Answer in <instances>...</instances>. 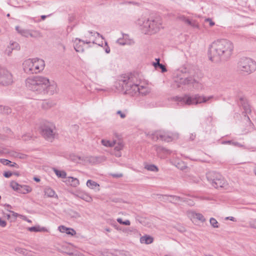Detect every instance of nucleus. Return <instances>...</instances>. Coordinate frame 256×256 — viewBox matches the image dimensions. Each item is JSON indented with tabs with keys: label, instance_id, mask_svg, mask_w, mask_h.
<instances>
[{
	"label": "nucleus",
	"instance_id": "obj_1",
	"mask_svg": "<svg viewBox=\"0 0 256 256\" xmlns=\"http://www.w3.org/2000/svg\"><path fill=\"white\" fill-rule=\"evenodd\" d=\"M234 50L233 44L226 39H219L214 42L210 46L208 55L213 62L227 60Z\"/></svg>",
	"mask_w": 256,
	"mask_h": 256
},
{
	"label": "nucleus",
	"instance_id": "obj_2",
	"mask_svg": "<svg viewBox=\"0 0 256 256\" xmlns=\"http://www.w3.org/2000/svg\"><path fill=\"white\" fill-rule=\"evenodd\" d=\"M26 84L30 90L38 93H50V94L54 93L56 87V84H50L48 78L42 76L28 78L26 80Z\"/></svg>",
	"mask_w": 256,
	"mask_h": 256
},
{
	"label": "nucleus",
	"instance_id": "obj_3",
	"mask_svg": "<svg viewBox=\"0 0 256 256\" xmlns=\"http://www.w3.org/2000/svg\"><path fill=\"white\" fill-rule=\"evenodd\" d=\"M136 24L146 34H156L163 28L162 20L158 16H142L137 20Z\"/></svg>",
	"mask_w": 256,
	"mask_h": 256
},
{
	"label": "nucleus",
	"instance_id": "obj_4",
	"mask_svg": "<svg viewBox=\"0 0 256 256\" xmlns=\"http://www.w3.org/2000/svg\"><path fill=\"white\" fill-rule=\"evenodd\" d=\"M213 98L214 96H205L197 94L192 96L186 94L184 96H176L174 98V100L180 102L182 104L190 106L209 102Z\"/></svg>",
	"mask_w": 256,
	"mask_h": 256
},
{
	"label": "nucleus",
	"instance_id": "obj_5",
	"mask_svg": "<svg viewBox=\"0 0 256 256\" xmlns=\"http://www.w3.org/2000/svg\"><path fill=\"white\" fill-rule=\"evenodd\" d=\"M23 70L28 74H37L42 71L45 66V62L40 58H29L23 62Z\"/></svg>",
	"mask_w": 256,
	"mask_h": 256
},
{
	"label": "nucleus",
	"instance_id": "obj_6",
	"mask_svg": "<svg viewBox=\"0 0 256 256\" xmlns=\"http://www.w3.org/2000/svg\"><path fill=\"white\" fill-rule=\"evenodd\" d=\"M120 84L126 94L132 96H138L139 84L134 83V78L132 76L124 77L120 80Z\"/></svg>",
	"mask_w": 256,
	"mask_h": 256
},
{
	"label": "nucleus",
	"instance_id": "obj_7",
	"mask_svg": "<svg viewBox=\"0 0 256 256\" xmlns=\"http://www.w3.org/2000/svg\"><path fill=\"white\" fill-rule=\"evenodd\" d=\"M179 134L176 132H166L160 130L154 132L152 134L151 138L154 140L158 139L166 142H170L178 139Z\"/></svg>",
	"mask_w": 256,
	"mask_h": 256
},
{
	"label": "nucleus",
	"instance_id": "obj_8",
	"mask_svg": "<svg viewBox=\"0 0 256 256\" xmlns=\"http://www.w3.org/2000/svg\"><path fill=\"white\" fill-rule=\"evenodd\" d=\"M238 70L248 74H250L256 70V62L248 58H242L238 63Z\"/></svg>",
	"mask_w": 256,
	"mask_h": 256
},
{
	"label": "nucleus",
	"instance_id": "obj_9",
	"mask_svg": "<svg viewBox=\"0 0 256 256\" xmlns=\"http://www.w3.org/2000/svg\"><path fill=\"white\" fill-rule=\"evenodd\" d=\"M206 176L208 180L216 188L224 187L226 184V180L220 173L214 171L208 172Z\"/></svg>",
	"mask_w": 256,
	"mask_h": 256
},
{
	"label": "nucleus",
	"instance_id": "obj_10",
	"mask_svg": "<svg viewBox=\"0 0 256 256\" xmlns=\"http://www.w3.org/2000/svg\"><path fill=\"white\" fill-rule=\"evenodd\" d=\"M54 126L50 123H46L41 126V134L48 140L52 142L55 136Z\"/></svg>",
	"mask_w": 256,
	"mask_h": 256
},
{
	"label": "nucleus",
	"instance_id": "obj_11",
	"mask_svg": "<svg viewBox=\"0 0 256 256\" xmlns=\"http://www.w3.org/2000/svg\"><path fill=\"white\" fill-rule=\"evenodd\" d=\"M198 84V82L192 76H186V74H182L178 76L174 80V85L177 88H180L182 85H188L190 84Z\"/></svg>",
	"mask_w": 256,
	"mask_h": 256
},
{
	"label": "nucleus",
	"instance_id": "obj_12",
	"mask_svg": "<svg viewBox=\"0 0 256 256\" xmlns=\"http://www.w3.org/2000/svg\"><path fill=\"white\" fill-rule=\"evenodd\" d=\"M12 74L6 68L0 66V84L6 86L12 83Z\"/></svg>",
	"mask_w": 256,
	"mask_h": 256
},
{
	"label": "nucleus",
	"instance_id": "obj_13",
	"mask_svg": "<svg viewBox=\"0 0 256 256\" xmlns=\"http://www.w3.org/2000/svg\"><path fill=\"white\" fill-rule=\"evenodd\" d=\"M162 196L164 200L174 204H176L178 202H186V198H182L177 196L164 195Z\"/></svg>",
	"mask_w": 256,
	"mask_h": 256
},
{
	"label": "nucleus",
	"instance_id": "obj_14",
	"mask_svg": "<svg viewBox=\"0 0 256 256\" xmlns=\"http://www.w3.org/2000/svg\"><path fill=\"white\" fill-rule=\"evenodd\" d=\"M90 41L83 40L76 38L74 40V48L77 52H83L84 51V46L85 44H90Z\"/></svg>",
	"mask_w": 256,
	"mask_h": 256
},
{
	"label": "nucleus",
	"instance_id": "obj_15",
	"mask_svg": "<svg viewBox=\"0 0 256 256\" xmlns=\"http://www.w3.org/2000/svg\"><path fill=\"white\" fill-rule=\"evenodd\" d=\"M238 103L240 106L244 110V112L246 113V114H248L251 112L250 106L246 98H240Z\"/></svg>",
	"mask_w": 256,
	"mask_h": 256
},
{
	"label": "nucleus",
	"instance_id": "obj_16",
	"mask_svg": "<svg viewBox=\"0 0 256 256\" xmlns=\"http://www.w3.org/2000/svg\"><path fill=\"white\" fill-rule=\"evenodd\" d=\"M154 150L156 152L157 154L161 158H164L166 155L170 154V150L162 146L155 145L154 146Z\"/></svg>",
	"mask_w": 256,
	"mask_h": 256
},
{
	"label": "nucleus",
	"instance_id": "obj_17",
	"mask_svg": "<svg viewBox=\"0 0 256 256\" xmlns=\"http://www.w3.org/2000/svg\"><path fill=\"white\" fill-rule=\"evenodd\" d=\"M67 185L76 188L80 184L79 180L74 177L70 176L66 178L64 182Z\"/></svg>",
	"mask_w": 256,
	"mask_h": 256
},
{
	"label": "nucleus",
	"instance_id": "obj_18",
	"mask_svg": "<svg viewBox=\"0 0 256 256\" xmlns=\"http://www.w3.org/2000/svg\"><path fill=\"white\" fill-rule=\"evenodd\" d=\"M58 230L61 232L66 233L71 236H74L76 234V232L73 228H68L64 226H58Z\"/></svg>",
	"mask_w": 256,
	"mask_h": 256
},
{
	"label": "nucleus",
	"instance_id": "obj_19",
	"mask_svg": "<svg viewBox=\"0 0 256 256\" xmlns=\"http://www.w3.org/2000/svg\"><path fill=\"white\" fill-rule=\"evenodd\" d=\"M138 96H146L150 92V89L148 86H140Z\"/></svg>",
	"mask_w": 256,
	"mask_h": 256
},
{
	"label": "nucleus",
	"instance_id": "obj_20",
	"mask_svg": "<svg viewBox=\"0 0 256 256\" xmlns=\"http://www.w3.org/2000/svg\"><path fill=\"white\" fill-rule=\"evenodd\" d=\"M156 62L153 63V66L156 70L160 69L162 72H164L167 71L166 66L160 63V58H156Z\"/></svg>",
	"mask_w": 256,
	"mask_h": 256
},
{
	"label": "nucleus",
	"instance_id": "obj_21",
	"mask_svg": "<svg viewBox=\"0 0 256 256\" xmlns=\"http://www.w3.org/2000/svg\"><path fill=\"white\" fill-rule=\"evenodd\" d=\"M19 48L20 47L18 44L16 42H13L12 43L10 44V46H8L6 50V53L8 56H10L13 50Z\"/></svg>",
	"mask_w": 256,
	"mask_h": 256
},
{
	"label": "nucleus",
	"instance_id": "obj_22",
	"mask_svg": "<svg viewBox=\"0 0 256 256\" xmlns=\"http://www.w3.org/2000/svg\"><path fill=\"white\" fill-rule=\"evenodd\" d=\"M44 196H46V197H49V198H54V197L57 198L58 197L57 195L56 194L55 192L50 188H49V187L46 188L44 189Z\"/></svg>",
	"mask_w": 256,
	"mask_h": 256
},
{
	"label": "nucleus",
	"instance_id": "obj_23",
	"mask_svg": "<svg viewBox=\"0 0 256 256\" xmlns=\"http://www.w3.org/2000/svg\"><path fill=\"white\" fill-rule=\"evenodd\" d=\"M32 190V188L27 185H20L18 190L20 193L26 194L30 192Z\"/></svg>",
	"mask_w": 256,
	"mask_h": 256
},
{
	"label": "nucleus",
	"instance_id": "obj_24",
	"mask_svg": "<svg viewBox=\"0 0 256 256\" xmlns=\"http://www.w3.org/2000/svg\"><path fill=\"white\" fill-rule=\"evenodd\" d=\"M16 30L22 36L28 38L30 34V30H28L21 28L20 26H16Z\"/></svg>",
	"mask_w": 256,
	"mask_h": 256
},
{
	"label": "nucleus",
	"instance_id": "obj_25",
	"mask_svg": "<svg viewBox=\"0 0 256 256\" xmlns=\"http://www.w3.org/2000/svg\"><path fill=\"white\" fill-rule=\"evenodd\" d=\"M28 230L31 232H46L47 230L45 228H41L39 226L29 227Z\"/></svg>",
	"mask_w": 256,
	"mask_h": 256
},
{
	"label": "nucleus",
	"instance_id": "obj_26",
	"mask_svg": "<svg viewBox=\"0 0 256 256\" xmlns=\"http://www.w3.org/2000/svg\"><path fill=\"white\" fill-rule=\"evenodd\" d=\"M128 34H122V38H119L116 42L120 44V45H124V44H128Z\"/></svg>",
	"mask_w": 256,
	"mask_h": 256
},
{
	"label": "nucleus",
	"instance_id": "obj_27",
	"mask_svg": "<svg viewBox=\"0 0 256 256\" xmlns=\"http://www.w3.org/2000/svg\"><path fill=\"white\" fill-rule=\"evenodd\" d=\"M153 242V238L148 236H143L140 238V242L146 244H150Z\"/></svg>",
	"mask_w": 256,
	"mask_h": 256
},
{
	"label": "nucleus",
	"instance_id": "obj_28",
	"mask_svg": "<svg viewBox=\"0 0 256 256\" xmlns=\"http://www.w3.org/2000/svg\"><path fill=\"white\" fill-rule=\"evenodd\" d=\"M102 144L106 147H112L116 144V141H110L107 140H101Z\"/></svg>",
	"mask_w": 256,
	"mask_h": 256
},
{
	"label": "nucleus",
	"instance_id": "obj_29",
	"mask_svg": "<svg viewBox=\"0 0 256 256\" xmlns=\"http://www.w3.org/2000/svg\"><path fill=\"white\" fill-rule=\"evenodd\" d=\"M144 168L148 170L154 172H157L158 170V168L156 165L152 164H146L144 166Z\"/></svg>",
	"mask_w": 256,
	"mask_h": 256
},
{
	"label": "nucleus",
	"instance_id": "obj_30",
	"mask_svg": "<svg viewBox=\"0 0 256 256\" xmlns=\"http://www.w3.org/2000/svg\"><path fill=\"white\" fill-rule=\"evenodd\" d=\"M192 216H193L194 218H196L202 222H204L205 221V218L204 216L201 214L192 212Z\"/></svg>",
	"mask_w": 256,
	"mask_h": 256
},
{
	"label": "nucleus",
	"instance_id": "obj_31",
	"mask_svg": "<svg viewBox=\"0 0 256 256\" xmlns=\"http://www.w3.org/2000/svg\"><path fill=\"white\" fill-rule=\"evenodd\" d=\"M56 174L58 177L61 178H66V173L64 171H61L56 168L54 170Z\"/></svg>",
	"mask_w": 256,
	"mask_h": 256
},
{
	"label": "nucleus",
	"instance_id": "obj_32",
	"mask_svg": "<svg viewBox=\"0 0 256 256\" xmlns=\"http://www.w3.org/2000/svg\"><path fill=\"white\" fill-rule=\"evenodd\" d=\"M86 186L92 189H94L96 186H99V184L98 183L90 180L87 181Z\"/></svg>",
	"mask_w": 256,
	"mask_h": 256
},
{
	"label": "nucleus",
	"instance_id": "obj_33",
	"mask_svg": "<svg viewBox=\"0 0 256 256\" xmlns=\"http://www.w3.org/2000/svg\"><path fill=\"white\" fill-rule=\"evenodd\" d=\"M176 166L179 169L181 170H185L187 166L184 164V162L182 160L178 161L176 164Z\"/></svg>",
	"mask_w": 256,
	"mask_h": 256
},
{
	"label": "nucleus",
	"instance_id": "obj_34",
	"mask_svg": "<svg viewBox=\"0 0 256 256\" xmlns=\"http://www.w3.org/2000/svg\"><path fill=\"white\" fill-rule=\"evenodd\" d=\"M187 24L190 26L194 28H199V24L195 20H190L189 19L188 21Z\"/></svg>",
	"mask_w": 256,
	"mask_h": 256
},
{
	"label": "nucleus",
	"instance_id": "obj_35",
	"mask_svg": "<svg viewBox=\"0 0 256 256\" xmlns=\"http://www.w3.org/2000/svg\"><path fill=\"white\" fill-rule=\"evenodd\" d=\"M10 186L12 188V189H14L15 190H18H18L20 186V184H19L18 182H16L14 181L12 182H10Z\"/></svg>",
	"mask_w": 256,
	"mask_h": 256
},
{
	"label": "nucleus",
	"instance_id": "obj_36",
	"mask_svg": "<svg viewBox=\"0 0 256 256\" xmlns=\"http://www.w3.org/2000/svg\"><path fill=\"white\" fill-rule=\"evenodd\" d=\"M210 224H211V226L214 228H218L219 227V226L218 224V222H217V220L213 218H210Z\"/></svg>",
	"mask_w": 256,
	"mask_h": 256
},
{
	"label": "nucleus",
	"instance_id": "obj_37",
	"mask_svg": "<svg viewBox=\"0 0 256 256\" xmlns=\"http://www.w3.org/2000/svg\"><path fill=\"white\" fill-rule=\"evenodd\" d=\"M177 20H181L185 22L186 24L188 23V21L189 19L186 18L184 15H178L176 18Z\"/></svg>",
	"mask_w": 256,
	"mask_h": 256
},
{
	"label": "nucleus",
	"instance_id": "obj_38",
	"mask_svg": "<svg viewBox=\"0 0 256 256\" xmlns=\"http://www.w3.org/2000/svg\"><path fill=\"white\" fill-rule=\"evenodd\" d=\"M117 221L120 224H122L126 226H130V222L129 220H126L125 221H123L121 218H118L117 219Z\"/></svg>",
	"mask_w": 256,
	"mask_h": 256
},
{
	"label": "nucleus",
	"instance_id": "obj_39",
	"mask_svg": "<svg viewBox=\"0 0 256 256\" xmlns=\"http://www.w3.org/2000/svg\"><path fill=\"white\" fill-rule=\"evenodd\" d=\"M124 147V144L122 142H118L114 147V150L117 152H120V150L122 149Z\"/></svg>",
	"mask_w": 256,
	"mask_h": 256
},
{
	"label": "nucleus",
	"instance_id": "obj_40",
	"mask_svg": "<svg viewBox=\"0 0 256 256\" xmlns=\"http://www.w3.org/2000/svg\"><path fill=\"white\" fill-rule=\"evenodd\" d=\"M250 226L251 228L256 229V219H252L249 222Z\"/></svg>",
	"mask_w": 256,
	"mask_h": 256
},
{
	"label": "nucleus",
	"instance_id": "obj_41",
	"mask_svg": "<svg viewBox=\"0 0 256 256\" xmlns=\"http://www.w3.org/2000/svg\"><path fill=\"white\" fill-rule=\"evenodd\" d=\"M0 162L5 166L10 165V164L12 163L10 160L4 158H0Z\"/></svg>",
	"mask_w": 256,
	"mask_h": 256
},
{
	"label": "nucleus",
	"instance_id": "obj_42",
	"mask_svg": "<svg viewBox=\"0 0 256 256\" xmlns=\"http://www.w3.org/2000/svg\"><path fill=\"white\" fill-rule=\"evenodd\" d=\"M81 198L88 202H92V198L88 194H84Z\"/></svg>",
	"mask_w": 256,
	"mask_h": 256
},
{
	"label": "nucleus",
	"instance_id": "obj_43",
	"mask_svg": "<svg viewBox=\"0 0 256 256\" xmlns=\"http://www.w3.org/2000/svg\"><path fill=\"white\" fill-rule=\"evenodd\" d=\"M186 202L188 205L190 206H192L194 204V202L192 200L190 199H188L187 198H186V202Z\"/></svg>",
	"mask_w": 256,
	"mask_h": 256
},
{
	"label": "nucleus",
	"instance_id": "obj_44",
	"mask_svg": "<svg viewBox=\"0 0 256 256\" xmlns=\"http://www.w3.org/2000/svg\"><path fill=\"white\" fill-rule=\"evenodd\" d=\"M205 22H208L210 26H212L215 24L214 22L210 18H207L205 20Z\"/></svg>",
	"mask_w": 256,
	"mask_h": 256
},
{
	"label": "nucleus",
	"instance_id": "obj_45",
	"mask_svg": "<svg viewBox=\"0 0 256 256\" xmlns=\"http://www.w3.org/2000/svg\"><path fill=\"white\" fill-rule=\"evenodd\" d=\"M34 34L30 32V31L29 36H30V37H36V36H40V33H39L38 32H36V31L34 32Z\"/></svg>",
	"mask_w": 256,
	"mask_h": 256
},
{
	"label": "nucleus",
	"instance_id": "obj_46",
	"mask_svg": "<svg viewBox=\"0 0 256 256\" xmlns=\"http://www.w3.org/2000/svg\"><path fill=\"white\" fill-rule=\"evenodd\" d=\"M12 175V173L10 172H6L4 173V177L8 178L10 177Z\"/></svg>",
	"mask_w": 256,
	"mask_h": 256
},
{
	"label": "nucleus",
	"instance_id": "obj_47",
	"mask_svg": "<svg viewBox=\"0 0 256 256\" xmlns=\"http://www.w3.org/2000/svg\"><path fill=\"white\" fill-rule=\"evenodd\" d=\"M116 114H119L121 118H126V115L125 114H124V112H122V111L120 110H118L117 112H116Z\"/></svg>",
	"mask_w": 256,
	"mask_h": 256
},
{
	"label": "nucleus",
	"instance_id": "obj_48",
	"mask_svg": "<svg viewBox=\"0 0 256 256\" xmlns=\"http://www.w3.org/2000/svg\"><path fill=\"white\" fill-rule=\"evenodd\" d=\"M122 256H132L129 252L122 251L120 252Z\"/></svg>",
	"mask_w": 256,
	"mask_h": 256
},
{
	"label": "nucleus",
	"instance_id": "obj_49",
	"mask_svg": "<svg viewBox=\"0 0 256 256\" xmlns=\"http://www.w3.org/2000/svg\"><path fill=\"white\" fill-rule=\"evenodd\" d=\"M6 225V223L5 220H2V218H0V226L2 227H5Z\"/></svg>",
	"mask_w": 256,
	"mask_h": 256
},
{
	"label": "nucleus",
	"instance_id": "obj_50",
	"mask_svg": "<svg viewBox=\"0 0 256 256\" xmlns=\"http://www.w3.org/2000/svg\"><path fill=\"white\" fill-rule=\"evenodd\" d=\"M112 176L114 178H121V177L122 176V174H120H120H112Z\"/></svg>",
	"mask_w": 256,
	"mask_h": 256
},
{
	"label": "nucleus",
	"instance_id": "obj_51",
	"mask_svg": "<svg viewBox=\"0 0 256 256\" xmlns=\"http://www.w3.org/2000/svg\"><path fill=\"white\" fill-rule=\"evenodd\" d=\"M14 156L18 157L20 158H26V156L24 154L17 153H16V154L14 155Z\"/></svg>",
	"mask_w": 256,
	"mask_h": 256
},
{
	"label": "nucleus",
	"instance_id": "obj_52",
	"mask_svg": "<svg viewBox=\"0 0 256 256\" xmlns=\"http://www.w3.org/2000/svg\"><path fill=\"white\" fill-rule=\"evenodd\" d=\"M8 153V151L6 148H0V154H5Z\"/></svg>",
	"mask_w": 256,
	"mask_h": 256
},
{
	"label": "nucleus",
	"instance_id": "obj_53",
	"mask_svg": "<svg viewBox=\"0 0 256 256\" xmlns=\"http://www.w3.org/2000/svg\"><path fill=\"white\" fill-rule=\"evenodd\" d=\"M22 138L23 140L26 141L30 140L31 137L30 136H27L26 134L23 136Z\"/></svg>",
	"mask_w": 256,
	"mask_h": 256
},
{
	"label": "nucleus",
	"instance_id": "obj_54",
	"mask_svg": "<svg viewBox=\"0 0 256 256\" xmlns=\"http://www.w3.org/2000/svg\"><path fill=\"white\" fill-rule=\"evenodd\" d=\"M106 47L105 48V52L106 53L108 54L110 52V48L107 46L106 42Z\"/></svg>",
	"mask_w": 256,
	"mask_h": 256
},
{
	"label": "nucleus",
	"instance_id": "obj_55",
	"mask_svg": "<svg viewBox=\"0 0 256 256\" xmlns=\"http://www.w3.org/2000/svg\"><path fill=\"white\" fill-rule=\"evenodd\" d=\"M226 220H230L232 221H233V222H236V218L234 217H232V216L226 217Z\"/></svg>",
	"mask_w": 256,
	"mask_h": 256
},
{
	"label": "nucleus",
	"instance_id": "obj_56",
	"mask_svg": "<svg viewBox=\"0 0 256 256\" xmlns=\"http://www.w3.org/2000/svg\"><path fill=\"white\" fill-rule=\"evenodd\" d=\"M16 251L18 252L19 253H24V250L20 248H17L16 249Z\"/></svg>",
	"mask_w": 256,
	"mask_h": 256
},
{
	"label": "nucleus",
	"instance_id": "obj_57",
	"mask_svg": "<svg viewBox=\"0 0 256 256\" xmlns=\"http://www.w3.org/2000/svg\"><path fill=\"white\" fill-rule=\"evenodd\" d=\"M10 166L11 167H15L16 168H19L18 166L15 162H14L12 164H10Z\"/></svg>",
	"mask_w": 256,
	"mask_h": 256
},
{
	"label": "nucleus",
	"instance_id": "obj_58",
	"mask_svg": "<svg viewBox=\"0 0 256 256\" xmlns=\"http://www.w3.org/2000/svg\"><path fill=\"white\" fill-rule=\"evenodd\" d=\"M232 144H233L234 146H242V145H241L240 144H239L238 142H232Z\"/></svg>",
	"mask_w": 256,
	"mask_h": 256
},
{
	"label": "nucleus",
	"instance_id": "obj_59",
	"mask_svg": "<svg viewBox=\"0 0 256 256\" xmlns=\"http://www.w3.org/2000/svg\"><path fill=\"white\" fill-rule=\"evenodd\" d=\"M73 217H74L76 218H80V215L78 213L76 212H74V214L72 216Z\"/></svg>",
	"mask_w": 256,
	"mask_h": 256
},
{
	"label": "nucleus",
	"instance_id": "obj_60",
	"mask_svg": "<svg viewBox=\"0 0 256 256\" xmlns=\"http://www.w3.org/2000/svg\"><path fill=\"white\" fill-rule=\"evenodd\" d=\"M196 138V134H190V138L191 140H194Z\"/></svg>",
	"mask_w": 256,
	"mask_h": 256
},
{
	"label": "nucleus",
	"instance_id": "obj_61",
	"mask_svg": "<svg viewBox=\"0 0 256 256\" xmlns=\"http://www.w3.org/2000/svg\"><path fill=\"white\" fill-rule=\"evenodd\" d=\"M73 256H84V255L79 252H76L74 254Z\"/></svg>",
	"mask_w": 256,
	"mask_h": 256
},
{
	"label": "nucleus",
	"instance_id": "obj_62",
	"mask_svg": "<svg viewBox=\"0 0 256 256\" xmlns=\"http://www.w3.org/2000/svg\"><path fill=\"white\" fill-rule=\"evenodd\" d=\"M34 180H35L36 182H40V179L38 178H37V177H34Z\"/></svg>",
	"mask_w": 256,
	"mask_h": 256
},
{
	"label": "nucleus",
	"instance_id": "obj_63",
	"mask_svg": "<svg viewBox=\"0 0 256 256\" xmlns=\"http://www.w3.org/2000/svg\"><path fill=\"white\" fill-rule=\"evenodd\" d=\"M192 181H193L194 182H198V181H199V178H195L194 180H192Z\"/></svg>",
	"mask_w": 256,
	"mask_h": 256
},
{
	"label": "nucleus",
	"instance_id": "obj_64",
	"mask_svg": "<svg viewBox=\"0 0 256 256\" xmlns=\"http://www.w3.org/2000/svg\"><path fill=\"white\" fill-rule=\"evenodd\" d=\"M116 156H120L121 154L119 152H118V153L115 154Z\"/></svg>",
	"mask_w": 256,
	"mask_h": 256
}]
</instances>
